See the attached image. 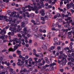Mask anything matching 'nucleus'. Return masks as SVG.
<instances>
[{"instance_id": "7", "label": "nucleus", "mask_w": 74, "mask_h": 74, "mask_svg": "<svg viewBox=\"0 0 74 74\" xmlns=\"http://www.w3.org/2000/svg\"><path fill=\"white\" fill-rule=\"evenodd\" d=\"M38 8H37L36 6H35L34 8L32 9L33 11L35 10V13L36 14H38Z\"/></svg>"}, {"instance_id": "2", "label": "nucleus", "mask_w": 74, "mask_h": 74, "mask_svg": "<svg viewBox=\"0 0 74 74\" xmlns=\"http://www.w3.org/2000/svg\"><path fill=\"white\" fill-rule=\"evenodd\" d=\"M18 30H16L15 27H14L13 28H12L11 27H10V29L11 30V32L12 33V35L14 34V32H18L19 31H20L21 29H19V28L20 27V26H18Z\"/></svg>"}, {"instance_id": "9", "label": "nucleus", "mask_w": 74, "mask_h": 74, "mask_svg": "<svg viewBox=\"0 0 74 74\" xmlns=\"http://www.w3.org/2000/svg\"><path fill=\"white\" fill-rule=\"evenodd\" d=\"M33 54L34 55H35L36 57H39V56H38V55L36 54V50L34 49L33 50Z\"/></svg>"}, {"instance_id": "49", "label": "nucleus", "mask_w": 74, "mask_h": 74, "mask_svg": "<svg viewBox=\"0 0 74 74\" xmlns=\"http://www.w3.org/2000/svg\"><path fill=\"white\" fill-rule=\"evenodd\" d=\"M19 58H20L21 59H22V58L23 57L21 55V54H19Z\"/></svg>"}, {"instance_id": "45", "label": "nucleus", "mask_w": 74, "mask_h": 74, "mask_svg": "<svg viewBox=\"0 0 74 74\" xmlns=\"http://www.w3.org/2000/svg\"><path fill=\"white\" fill-rule=\"evenodd\" d=\"M38 51L39 52H41V48H38Z\"/></svg>"}, {"instance_id": "38", "label": "nucleus", "mask_w": 74, "mask_h": 74, "mask_svg": "<svg viewBox=\"0 0 74 74\" xmlns=\"http://www.w3.org/2000/svg\"><path fill=\"white\" fill-rule=\"evenodd\" d=\"M49 70L50 71H53V70H54V68H53V67H50V68Z\"/></svg>"}, {"instance_id": "46", "label": "nucleus", "mask_w": 74, "mask_h": 74, "mask_svg": "<svg viewBox=\"0 0 74 74\" xmlns=\"http://www.w3.org/2000/svg\"><path fill=\"white\" fill-rule=\"evenodd\" d=\"M68 38H70L72 36H71V35H68Z\"/></svg>"}, {"instance_id": "32", "label": "nucleus", "mask_w": 74, "mask_h": 74, "mask_svg": "<svg viewBox=\"0 0 74 74\" xmlns=\"http://www.w3.org/2000/svg\"><path fill=\"white\" fill-rule=\"evenodd\" d=\"M70 26V25L69 24H68V25L66 24L64 25L65 27H69Z\"/></svg>"}, {"instance_id": "50", "label": "nucleus", "mask_w": 74, "mask_h": 74, "mask_svg": "<svg viewBox=\"0 0 74 74\" xmlns=\"http://www.w3.org/2000/svg\"><path fill=\"white\" fill-rule=\"evenodd\" d=\"M25 58L26 59H27L29 58V56L28 55H26V56H25Z\"/></svg>"}, {"instance_id": "60", "label": "nucleus", "mask_w": 74, "mask_h": 74, "mask_svg": "<svg viewBox=\"0 0 74 74\" xmlns=\"http://www.w3.org/2000/svg\"><path fill=\"white\" fill-rule=\"evenodd\" d=\"M31 22H32V23H35V21H34V20H31Z\"/></svg>"}, {"instance_id": "33", "label": "nucleus", "mask_w": 74, "mask_h": 74, "mask_svg": "<svg viewBox=\"0 0 74 74\" xmlns=\"http://www.w3.org/2000/svg\"><path fill=\"white\" fill-rule=\"evenodd\" d=\"M70 5H71L70 7H72L74 6V4H73V2H71L70 3Z\"/></svg>"}, {"instance_id": "55", "label": "nucleus", "mask_w": 74, "mask_h": 74, "mask_svg": "<svg viewBox=\"0 0 74 74\" xmlns=\"http://www.w3.org/2000/svg\"><path fill=\"white\" fill-rule=\"evenodd\" d=\"M67 0V2L66 1H64V4H67V3H69V1H68V0Z\"/></svg>"}, {"instance_id": "5", "label": "nucleus", "mask_w": 74, "mask_h": 74, "mask_svg": "<svg viewBox=\"0 0 74 74\" xmlns=\"http://www.w3.org/2000/svg\"><path fill=\"white\" fill-rule=\"evenodd\" d=\"M27 28L26 27H25V28H24L23 29V33H24L25 34H22V36L23 37H25V36L26 34L27 33L26 32H27V33H28V32H27Z\"/></svg>"}, {"instance_id": "28", "label": "nucleus", "mask_w": 74, "mask_h": 74, "mask_svg": "<svg viewBox=\"0 0 74 74\" xmlns=\"http://www.w3.org/2000/svg\"><path fill=\"white\" fill-rule=\"evenodd\" d=\"M21 27H25V23H24V22H23L22 23Z\"/></svg>"}, {"instance_id": "42", "label": "nucleus", "mask_w": 74, "mask_h": 74, "mask_svg": "<svg viewBox=\"0 0 74 74\" xmlns=\"http://www.w3.org/2000/svg\"><path fill=\"white\" fill-rule=\"evenodd\" d=\"M3 17H4L3 16H0V20H2L3 19Z\"/></svg>"}, {"instance_id": "10", "label": "nucleus", "mask_w": 74, "mask_h": 74, "mask_svg": "<svg viewBox=\"0 0 74 74\" xmlns=\"http://www.w3.org/2000/svg\"><path fill=\"white\" fill-rule=\"evenodd\" d=\"M74 64V58H71V64L70 65L71 67L73 66Z\"/></svg>"}, {"instance_id": "1", "label": "nucleus", "mask_w": 74, "mask_h": 74, "mask_svg": "<svg viewBox=\"0 0 74 74\" xmlns=\"http://www.w3.org/2000/svg\"><path fill=\"white\" fill-rule=\"evenodd\" d=\"M14 18V20H13L12 21V18H9V21L11 23V25L12 26H14L15 27H16V26H17V25H16V24H18L19 22L18 21H17V20H16L15 19V16H14L13 17Z\"/></svg>"}, {"instance_id": "64", "label": "nucleus", "mask_w": 74, "mask_h": 74, "mask_svg": "<svg viewBox=\"0 0 74 74\" xmlns=\"http://www.w3.org/2000/svg\"><path fill=\"white\" fill-rule=\"evenodd\" d=\"M47 63H48V64L50 62H49V60L47 59Z\"/></svg>"}, {"instance_id": "31", "label": "nucleus", "mask_w": 74, "mask_h": 74, "mask_svg": "<svg viewBox=\"0 0 74 74\" xmlns=\"http://www.w3.org/2000/svg\"><path fill=\"white\" fill-rule=\"evenodd\" d=\"M62 42L61 41H59L58 42L56 43V44H58V45H60V43H62Z\"/></svg>"}, {"instance_id": "43", "label": "nucleus", "mask_w": 74, "mask_h": 74, "mask_svg": "<svg viewBox=\"0 0 74 74\" xmlns=\"http://www.w3.org/2000/svg\"><path fill=\"white\" fill-rule=\"evenodd\" d=\"M66 53H71V51L70 50H69V49L68 50V51H67L66 52Z\"/></svg>"}, {"instance_id": "61", "label": "nucleus", "mask_w": 74, "mask_h": 74, "mask_svg": "<svg viewBox=\"0 0 74 74\" xmlns=\"http://www.w3.org/2000/svg\"><path fill=\"white\" fill-rule=\"evenodd\" d=\"M12 66H16V64L15 63H13L12 64Z\"/></svg>"}, {"instance_id": "20", "label": "nucleus", "mask_w": 74, "mask_h": 74, "mask_svg": "<svg viewBox=\"0 0 74 74\" xmlns=\"http://www.w3.org/2000/svg\"><path fill=\"white\" fill-rule=\"evenodd\" d=\"M58 30H59V31H63L64 30H63V27H61L60 28H58Z\"/></svg>"}, {"instance_id": "41", "label": "nucleus", "mask_w": 74, "mask_h": 74, "mask_svg": "<svg viewBox=\"0 0 74 74\" xmlns=\"http://www.w3.org/2000/svg\"><path fill=\"white\" fill-rule=\"evenodd\" d=\"M57 49L58 50H60L61 49V47L60 46H58L57 47Z\"/></svg>"}, {"instance_id": "18", "label": "nucleus", "mask_w": 74, "mask_h": 74, "mask_svg": "<svg viewBox=\"0 0 74 74\" xmlns=\"http://www.w3.org/2000/svg\"><path fill=\"white\" fill-rule=\"evenodd\" d=\"M49 34H50V35L51 36H54L55 35V33L53 32L52 33L49 32Z\"/></svg>"}, {"instance_id": "36", "label": "nucleus", "mask_w": 74, "mask_h": 74, "mask_svg": "<svg viewBox=\"0 0 74 74\" xmlns=\"http://www.w3.org/2000/svg\"><path fill=\"white\" fill-rule=\"evenodd\" d=\"M63 64H60L59 65V67H60V68H62V67H63Z\"/></svg>"}, {"instance_id": "26", "label": "nucleus", "mask_w": 74, "mask_h": 74, "mask_svg": "<svg viewBox=\"0 0 74 74\" xmlns=\"http://www.w3.org/2000/svg\"><path fill=\"white\" fill-rule=\"evenodd\" d=\"M53 41L54 42H57L58 41V38L56 37H55L53 39Z\"/></svg>"}, {"instance_id": "22", "label": "nucleus", "mask_w": 74, "mask_h": 74, "mask_svg": "<svg viewBox=\"0 0 74 74\" xmlns=\"http://www.w3.org/2000/svg\"><path fill=\"white\" fill-rule=\"evenodd\" d=\"M22 50L24 52H27V49L26 48H22Z\"/></svg>"}, {"instance_id": "30", "label": "nucleus", "mask_w": 74, "mask_h": 74, "mask_svg": "<svg viewBox=\"0 0 74 74\" xmlns=\"http://www.w3.org/2000/svg\"><path fill=\"white\" fill-rule=\"evenodd\" d=\"M60 54H61V56H63V55H64V53H63V51H61L60 52Z\"/></svg>"}, {"instance_id": "58", "label": "nucleus", "mask_w": 74, "mask_h": 74, "mask_svg": "<svg viewBox=\"0 0 74 74\" xmlns=\"http://www.w3.org/2000/svg\"><path fill=\"white\" fill-rule=\"evenodd\" d=\"M68 57H71V55L70 53L68 54Z\"/></svg>"}, {"instance_id": "8", "label": "nucleus", "mask_w": 74, "mask_h": 74, "mask_svg": "<svg viewBox=\"0 0 74 74\" xmlns=\"http://www.w3.org/2000/svg\"><path fill=\"white\" fill-rule=\"evenodd\" d=\"M55 48H56V47L55 46H51L50 48L49 49V51L50 52H53V50Z\"/></svg>"}, {"instance_id": "56", "label": "nucleus", "mask_w": 74, "mask_h": 74, "mask_svg": "<svg viewBox=\"0 0 74 74\" xmlns=\"http://www.w3.org/2000/svg\"><path fill=\"white\" fill-rule=\"evenodd\" d=\"M13 56L14 58L16 57V54H15V53L13 54Z\"/></svg>"}, {"instance_id": "34", "label": "nucleus", "mask_w": 74, "mask_h": 74, "mask_svg": "<svg viewBox=\"0 0 74 74\" xmlns=\"http://www.w3.org/2000/svg\"><path fill=\"white\" fill-rule=\"evenodd\" d=\"M16 53H18V55H20V54H21V51L19 50H17L16 51Z\"/></svg>"}, {"instance_id": "16", "label": "nucleus", "mask_w": 74, "mask_h": 74, "mask_svg": "<svg viewBox=\"0 0 74 74\" xmlns=\"http://www.w3.org/2000/svg\"><path fill=\"white\" fill-rule=\"evenodd\" d=\"M40 13H41V15H42V16H44L45 14V13H44V12H42L41 11V10H40Z\"/></svg>"}, {"instance_id": "40", "label": "nucleus", "mask_w": 74, "mask_h": 74, "mask_svg": "<svg viewBox=\"0 0 74 74\" xmlns=\"http://www.w3.org/2000/svg\"><path fill=\"white\" fill-rule=\"evenodd\" d=\"M30 16H31L32 18H33L34 16V15L33 13H32L30 14Z\"/></svg>"}, {"instance_id": "11", "label": "nucleus", "mask_w": 74, "mask_h": 74, "mask_svg": "<svg viewBox=\"0 0 74 74\" xmlns=\"http://www.w3.org/2000/svg\"><path fill=\"white\" fill-rule=\"evenodd\" d=\"M17 65H18V66H20L21 67H24V64H21V63L20 62H17Z\"/></svg>"}, {"instance_id": "29", "label": "nucleus", "mask_w": 74, "mask_h": 74, "mask_svg": "<svg viewBox=\"0 0 74 74\" xmlns=\"http://www.w3.org/2000/svg\"><path fill=\"white\" fill-rule=\"evenodd\" d=\"M32 10L30 9H26L25 10H24L23 11V12H25L26 11H31Z\"/></svg>"}, {"instance_id": "62", "label": "nucleus", "mask_w": 74, "mask_h": 74, "mask_svg": "<svg viewBox=\"0 0 74 74\" xmlns=\"http://www.w3.org/2000/svg\"><path fill=\"white\" fill-rule=\"evenodd\" d=\"M25 66L28 67V64H27V63H25Z\"/></svg>"}, {"instance_id": "25", "label": "nucleus", "mask_w": 74, "mask_h": 74, "mask_svg": "<svg viewBox=\"0 0 74 74\" xmlns=\"http://www.w3.org/2000/svg\"><path fill=\"white\" fill-rule=\"evenodd\" d=\"M40 24V21H37L36 22V23H34V25H38Z\"/></svg>"}, {"instance_id": "37", "label": "nucleus", "mask_w": 74, "mask_h": 74, "mask_svg": "<svg viewBox=\"0 0 74 74\" xmlns=\"http://www.w3.org/2000/svg\"><path fill=\"white\" fill-rule=\"evenodd\" d=\"M56 15L58 17H60V14L59 13H57Z\"/></svg>"}, {"instance_id": "57", "label": "nucleus", "mask_w": 74, "mask_h": 74, "mask_svg": "<svg viewBox=\"0 0 74 74\" xmlns=\"http://www.w3.org/2000/svg\"><path fill=\"white\" fill-rule=\"evenodd\" d=\"M63 32H68V29H64Z\"/></svg>"}, {"instance_id": "4", "label": "nucleus", "mask_w": 74, "mask_h": 74, "mask_svg": "<svg viewBox=\"0 0 74 74\" xmlns=\"http://www.w3.org/2000/svg\"><path fill=\"white\" fill-rule=\"evenodd\" d=\"M67 62V61L66 60V58H64L63 57L62 58V60L61 61L58 60V63H61V64H63L64 65L66 64V63Z\"/></svg>"}, {"instance_id": "35", "label": "nucleus", "mask_w": 74, "mask_h": 74, "mask_svg": "<svg viewBox=\"0 0 74 74\" xmlns=\"http://www.w3.org/2000/svg\"><path fill=\"white\" fill-rule=\"evenodd\" d=\"M38 56H40L41 57H42L43 56V54L42 53H39Z\"/></svg>"}, {"instance_id": "44", "label": "nucleus", "mask_w": 74, "mask_h": 74, "mask_svg": "<svg viewBox=\"0 0 74 74\" xmlns=\"http://www.w3.org/2000/svg\"><path fill=\"white\" fill-rule=\"evenodd\" d=\"M58 9L59 10H60L61 12H62L63 11V9H60V8H58Z\"/></svg>"}, {"instance_id": "14", "label": "nucleus", "mask_w": 74, "mask_h": 74, "mask_svg": "<svg viewBox=\"0 0 74 74\" xmlns=\"http://www.w3.org/2000/svg\"><path fill=\"white\" fill-rule=\"evenodd\" d=\"M38 27H35L34 29L32 28V30H34L35 32H37L38 30Z\"/></svg>"}, {"instance_id": "12", "label": "nucleus", "mask_w": 74, "mask_h": 74, "mask_svg": "<svg viewBox=\"0 0 74 74\" xmlns=\"http://www.w3.org/2000/svg\"><path fill=\"white\" fill-rule=\"evenodd\" d=\"M14 16H15V18H19L20 19H22L23 17H22V16H19V14H17V16H16V15H14Z\"/></svg>"}, {"instance_id": "27", "label": "nucleus", "mask_w": 74, "mask_h": 74, "mask_svg": "<svg viewBox=\"0 0 74 74\" xmlns=\"http://www.w3.org/2000/svg\"><path fill=\"white\" fill-rule=\"evenodd\" d=\"M69 47H65L64 48V50L65 51H66V52H67V50H69Z\"/></svg>"}, {"instance_id": "63", "label": "nucleus", "mask_w": 74, "mask_h": 74, "mask_svg": "<svg viewBox=\"0 0 74 74\" xmlns=\"http://www.w3.org/2000/svg\"><path fill=\"white\" fill-rule=\"evenodd\" d=\"M15 42H16L15 40H13V45H15V44H16Z\"/></svg>"}, {"instance_id": "19", "label": "nucleus", "mask_w": 74, "mask_h": 74, "mask_svg": "<svg viewBox=\"0 0 74 74\" xmlns=\"http://www.w3.org/2000/svg\"><path fill=\"white\" fill-rule=\"evenodd\" d=\"M5 64H6L7 66H9L10 65H11V64H10V62H9L7 63V61H5Z\"/></svg>"}, {"instance_id": "53", "label": "nucleus", "mask_w": 74, "mask_h": 74, "mask_svg": "<svg viewBox=\"0 0 74 74\" xmlns=\"http://www.w3.org/2000/svg\"><path fill=\"white\" fill-rule=\"evenodd\" d=\"M40 4H42L43 3V2L42 1H44V0H40Z\"/></svg>"}, {"instance_id": "21", "label": "nucleus", "mask_w": 74, "mask_h": 74, "mask_svg": "<svg viewBox=\"0 0 74 74\" xmlns=\"http://www.w3.org/2000/svg\"><path fill=\"white\" fill-rule=\"evenodd\" d=\"M47 34H47V37L48 38H51V36H50V34H49V32H47Z\"/></svg>"}, {"instance_id": "17", "label": "nucleus", "mask_w": 74, "mask_h": 74, "mask_svg": "<svg viewBox=\"0 0 74 74\" xmlns=\"http://www.w3.org/2000/svg\"><path fill=\"white\" fill-rule=\"evenodd\" d=\"M26 15V17L28 18H30V15H29V13L27 12H26L25 13Z\"/></svg>"}, {"instance_id": "48", "label": "nucleus", "mask_w": 74, "mask_h": 74, "mask_svg": "<svg viewBox=\"0 0 74 74\" xmlns=\"http://www.w3.org/2000/svg\"><path fill=\"white\" fill-rule=\"evenodd\" d=\"M0 38H2L3 40H4V38L3 35L2 36H0Z\"/></svg>"}, {"instance_id": "13", "label": "nucleus", "mask_w": 74, "mask_h": 74, "mask_svg": "<svg viewBox=\"0 0 74 74\" xmlns=\"http://www.w3.org/2000/svg\"><path fill=\"white\" fill-rule=\"evenodd\" d=\"M5 29H3L1 30V34H3H3H5L6 33V31L4 30Z\"/></svg>"}, {"instance_id": "52", "label": "nucleus", "mask_w": 74, "mask_h": 74, "mask_svg": "<svg viewBox=\"0 0 74 74\" xmlns=\"http://www.w3.org/2000/svg\"><path fill=\"white\" fill-rule=\"evenodd\" d=\"M5 51H7V50L5 49L1 51L2 52H5Z\"/></svg>"}, {"instance_id": "39", "label": "nucleus", "mask_w": 74, "mask_h": 74, "mask_svg": "<svg viewBox=\"0 0 74 74\" xmlns=\"http://www.w3.org/2000/svg\"><path fill=\"white\" fill-rule=\"evenodd\" d=\"M62 39L61 40H63V38H66V36L65 35H63L61 36Z\"/></svg>"}, {"instance_id": "3", "label": "nucleus", "mask_w": 74, "mask_h": 74, "mask_svg": "<svg viewBox=\"0 0 74 74\" xmlns=\"http://www.w3.org/2000/svg\"><path fill=\"white\" fill-rule=\"evenodd\" d=\"M21 45L20 44L18 45L16 44L15 46L14 47V49H12V48H10L8 50L9 51H12V52H14L16 49H17L18 48V47H21Z\"/></svg>"}, {"instance_id": "54", "label": "nucleus", "mask_w": 74, "mask_h": 74, "mask_svg": "<svg viewBox=\"0 0 74 74\" xmlns=\"http://www.w3.org/2000/svg\"><path fill=\"white\" fill-rule=\"evenodd\" d=\"M3 37L4 38V39H5V38H7V36H5V35H3Z\"/></svg>"}, {"instance_id": "51", "label": "nucleus", "mask_w": 74, "mask_h": 74, "mask_svg": "<svg viewBox=\"0 0 74 74\" xmlns=\"http://www.w3.org/2000/svg\"><path fill=\"white\" fill-rule=\"evenodd\" d=\"M58 22H63V20L62 19H60L58 20Z\"/></svg>"}, {"instance_id": "47", "label": "nucleus", "mask_w": 74, "mask_h": 74, "mask_svg": "<svg viewBox=\"0 0 74 74\" xmlns=\"http://www.w3.org/2000/svg\"><path fill=\"white\" fill-rule=\"evenodd\" d=\"M28 60H29V61H31V62H32L33 61V60H32V58H29Z\"/></svg>"}, {"instance_id": "24", "label": "nucleus", "mask_w": 74, "mask_h": 74, "mask_svg": "<svg viewBox=\"0 0 74 74\" xmlns=\"http://www.w3.org/2000/svg\"><path fill=\"white\" fill-rule=\"evenodd\" d=\"M51 30H55L56 32H57V31L58 30V29H55V28L53 27L51 28Z\"/></svg>"}, {"instance_id": "59", "label": "nucleus", "mask_w": 74, "mask_h": 74, "mask_svg": "<svg viewBox=\"0 0 74 74\" xmlns=\"http://www.w3.org/2000/svg\"><path fill=\"white\" fill-rule=\"evenodd\" d=\"M43 69H45L47 68V65H46L45 66H43Z\"/></svg>"}, {"instance_id": "15", "label": "nucleus", "mask_w": 74, "mask_h": 74, "mask_svg": "<svg viewBox=\"0 0 74 74\" xmlns=\"http://www.w3.org/2000/svg\"><path fill=\"white\" fill-rule=\"evenodd\" d=\"M42 47L44 50H45L47 49V46L45 45H42Z\"/></svg>"}, {"instance_id": "6", "label": "nucleus", "mask_w": 74, "mask_h": 74, "mask_svg": "<svg viewBox=\"0 0 74 74\" xmlns=\"http://www.w3.org/2000/svg\"><path fill=\"white\" fill-rule=\"evenodd\" d=\"M71 19V17H69L67 19H65V20L66 21H67L66 23L68 24H69L70 23V22H72V20H70Z\"/></svg>"}, {"instance_id": "23", "label": "nucleus", "mask_w": 74, "mask_h": 74, "mask_svg": "<svg viewBox=\"0 0 74 74\" xmlns=\"http://www.w3.org/2000/svg\"><path fill=\"white\" fill-rule=\"evenodd\" d=\"M67 7V8H68V9H70V8H71L72 7H71V5L70 4H68L67 5H66Z\"/></svg>"}]
</instances>
